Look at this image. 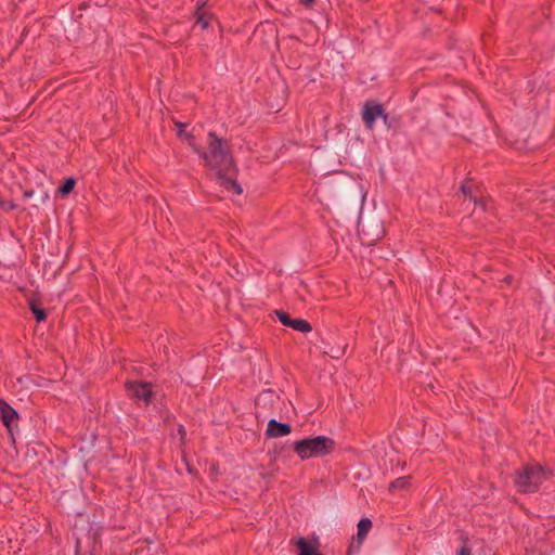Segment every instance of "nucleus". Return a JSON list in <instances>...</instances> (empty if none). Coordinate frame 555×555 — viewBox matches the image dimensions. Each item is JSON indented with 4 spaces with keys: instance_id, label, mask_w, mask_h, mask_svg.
Returning <instances> with one entry per match:
<instances>
[{
    "instance_id": "obj_10",
    "label": "nucleus",
    "mask_w": 555,
    "mask_h": 555,
    "mask_svg": "<svg viewBox=\"0 0 555 555\" xmlns=\"http://www.w3.org/2000/svg\"><path fill=\"white\" fill-rule=\"evenodd\" d=\"M173 124L177 130V137L180 140L188 142L194 152H199V146L195 143V137L191 132H186L184 130L186 125L178 120H175Z\"/></svg>"
},
{
    "instance_id": "obj_17",
    "label": "nucleus",
    "mask_w": 555,
    "mask_h": 555,
    "mask_svg": "<svg viewBox=\"0 0 555 555\" xmlns=\"http://www.w3.org/2000/svg\"><path fill=\"white\" fill-rule=\"evenodd\" d=\"M457 555H473L472 548L468 546V539H463V545L459 548Z\"/></svg>"
},
{
    "instance_id": "obj_21",
    "label": "nucleus",
    "mask_w": 555,
    "mask_h": 555,
    "mask_svg": "<svg viewBox=\"0 0 555 555\" xmlns=\"http://www.w3.org/2000/svg\"><path fill=\"white\" fill-rule=\"evenodd\" d=\"M314 1H315V0H302V2H304L305 4H311V3H313Z\"/></svg>"
},
{
    "instance_id": "obj_16",
    "label": "nucleus",
    "mask_w": 555,
    "mask_h": 555,
    "mask_svg": "<svg viewBox=\"0 0 555 555\" xmlns=\"http://www.w3.org/2000/svg\"><path fill=\"white\" fill-rule=\"evenodd\" d=\"M76 180L74 178H67L63 181L62 185L59 188V192L66 196L68 195L75 188Z\"/></svg>"
},
{
    "instance_id": "obj_6",
    "label": "nucleus",
    "mask_w": 555,
    "mask_h": 555,
    "mask_svg": "<svg viewBox=\"0 0 555 555\" xmlns=\"http://www.w3.org/2000/svg\"><path fill=\"white\" fill-rule=\"evenodd\" d=\"M384 106L375 101H366L363 105L361 116L366 129L373 130L377 118L383 116Z\"/></svg>"
},
{
    "instance_id": "obj_13",
    "label": "nucleus",
    "mask_w": 555,
    "mask_h": 555,
    "mask_svg": "<svg viewBox=\"0 0 555 555\" xmlns=\"http://www.w3.org/2000/svg\"><path fill=\"white\" fill-rule=\"evenodd\" d=\"M357 542L359 545L366 539L370 530L372 529V521L370 518H361L358 522Z\"/></svg>"
},
{
    "instance_id": "obj_1",
    "label": "nucleus",
    "mask_w": 555,
    "mask_h": 555,
    "mask_svg": "<svg viewBox=\"0 0 555 555\" xmlns=\"http://www.w3.org/2000/svg\"><path fill=\"white\" fill-rule=\"evenodd\" d=\"M206 144V151L199 147V152H196L204 160L205 166L216 171L224 189L242 194L241 185L233 178L237 173V168L229 141L219 137L215 131H209Z\"/></svg>"
},
{
    "instance_id": "obj_19",
    "label": "nucleus",
    "mask_w": 555,
    "mask_h": 555,
    "mask_svg": "<svg viewBox=\"0 0 555 555\" xmlns=\"http://www.w3.org/2000/svg\"><path fill=\"white\" fill-rule=\"evenodd\" d=\"M178 434L180 436L181 441L183 442L186 437V430L183 425L178 426Z\"/></svg>"
},
{
    "instance_id": "obj_20",
    "label": "nucleus",
    "mask_w": 555,
    "mask_h": 555,
    "mask_svg": "<svg viewBox=\"0 0 555 555\" xmlns=\"http://www.w3.org/2000/svg\"><path fill=\"white\" fill-rule=\"evenodd\" d=\"M379 118L383 119L384 124L388 126V114L384 111L383 112V116H380Z\"/></svg>"
},
{
    "instance_id": "obj_3",
    "label": "nucleus",
    "mask_w": 555,
    "mask_h": 555,
    "mask_svg": "<svg viewBox=\"0 0 555 555\" xmlns=\"http://www.w3.org/2000/svg\"><path fill=\"white\" fill-rule=\"evenodd\" d=\"M546 479V473L540 464H528L515 474V486L521 493H534Z\"/></svg>"
},
{
    "instance_id": "obj_5",
    "label": "nucleus",
    "mask_w": 555,
    "mask_h": 555,
    "mask_svg": "<svg viewBox=\"0 0 555 555\" xmlns=\"http://www.w3.org/2000/svg\"><path fill=\"white\" fill-rule=\"evenodd\" d=\"M125 387L131 399L143 401L145 405L151 402L153 396L151 384L146 382H127Z\"/></svg>"
},
{
    "instance_id": "obj_18",
    "label": "nucleus",
    "mask_w": 555,
    "mask_h": 555,
    "mask_svg": "<svg viewBox=\"0 0 555 555\" xmlns=\"http://www.w3.org/2000/svg\"><path fill=\"white\" fill-rule=\"evenodd\" d=\"M0 208L5 210V211H12V210H15L17 208V205L12 202V201H4L2 198V205H0Z\"/></svg>"
},
{
    "instance_id": "obj_11",
    "label": "nucleus",
    "mask_w": 555,
    "mask_h": 555,
    "mask_svg": "<svg viewBox=\"0 0 555 555\" xmlns=\"http://www.w3.org/2000/svg\"><path fill=\"white\" fill-rule=\"evenodd\" d=\"M206 2L197 3L194 17L196 24L202 27V29H207L209 27L210 15L204 10Z\"/></svg>"
},
{
    "instance_id": "obj_15",
    "label": "nucleus",
    "mask_w": 555,
    "mask_h": 555,
    "mask_svg": "<svg viewBox=\"0 0 555 555\" xmlns=\"http://www.w3.org/2000/svg\"><path fill=\"white\" fill-rule=\"evenodd\" d=\"M29 309L31 310L36 321L38 323L47 319V312L43 308H40L34 300L29 301Z\"/></svg>"
},
{
    "instance_id": "obj_12",
    "label": "nucleus",
    "mask_w": 555,
    "mask_h": 555,
    "mask_svg": "<svg viewBox=\"0 0 555 555\" xmlns=\"http://www.w3.org/2000/svg\"><path fill=\"white\" fill-rule=\"evenodd\" d=\"M461 192L465 197H469V199L474 202L475 206H479L485 211L487 210L488 202L482 197L478 198L476 195H474L468 182H465L461 185Z\"/></svg>"
},
{
    "instance_id": "obj_4",
    "label": "nucleus",
    "mask_w": 555,
    "mask_h": 555,
    "mask_svg": "<svg viewBox=\"0 0 555 555\" xmlns=\"http://www.w3.org/2000/svg\"><path fill=\"white\" fill-rule=\"evenodd\" d=\"M0 418L10 435L11 441L14 443V434L15 431H18L17 422L20 420V415L17 411L3 399H0Z\"/></svg>"
},
{
    "instance_id": "obj_24",
    "label": "nucleus",
    "mask_w": 555,
    "mask_h": 555,
    "mask_svg": "<svg viewBox=\"0 0 555 555\" xmlns=\"http://www.w3.org/2000/svg\"><path fill=\"white\" fill-rule=\"evenodd\" d=\"M322 555V554H321Z\"/></svg>"
},
{
    "instance_id": "obj_23",
    "label": "nucleus",
    "mask_w": 555,
    "mask_h": 555,
    "mask_svg": "<svg viewBox=\"0 0 555 555\" xmlns=\"http://www.w3.org/2000/svg\"><path fill=\"white\" fill-rule=\"evenodd\" d=\"M0 205H2V196L0 195Z\"/></svg>"
},
{
    "instance_id": "obj_22",
    "label": "nucleus",
    "mask_w": 555,
    "mask_h": 555,
    "mask_svg": "<svg viewBox=\"0 0 555 555\" xmlns=\"http://www.w3.org/2000/svg\"><path fill=\"white\" fill-rule=\"evenodd\" d=\"M505 281H506V282H509V281H511V276H507V278L505 279Z\"/></svg>"
},
{
    "instance_id": "obj_2",
    "label": "nucleus",
    "mask_w": 555,
    "mask_h": 555,
    "mask_svg": "<svg viewBox=\"0 0 555 555\" xmlns=\"http://www.w3.org/2000/svg\"><path fill=\"white\" fill-rule=\"evenodd\" d=\"M293 449L300 460L306 461L311 457H322L333 453L335 441L327 436H317L295 441Z\"/></svg>"
},
{
    "instance_id": "obj_9",
    "label": "nucleus",
    "mask_w": 555,
    "mask_h": 555,
    "mask_svg": "<svg viewBox=\"0 0 555 555\" xmlns=\"http://www.w3.org/2000/svg\"><path fill=\"white\" fill-rule=\"evenodd\" d=\"M292 433V426L287 423H280L276 420H270L266 429V437L268 439L287 436Z\"/></svg>"
},
{
    "instance_id": "obj_7",
    "label": "nucleus",
    "mask_w": 555,
    "mask_h": 555,
    "mask_svg": "<svg viewBox=\"0 0 555 555\" xmlns=\"http://www.w3.org/2000/svg\"><path fill=\"white\" fill-rule=\"evenodd\" d=\"M274 313L279 321L286 327H291L300 333H309L312 331L311 324L304 319H293L289 313L284 310H275Z\"/></svg>"
},
{
    "instance_id": "obj_8",
    "label": "nucleus",
    "mask_w": 555,
    "mask_h": 555,
    "mask_svg": "<svg viewBox=\"0 0 555 555\" xmlns=\"http://www.w3.org/2000/svg\"><path fill=\"white\" fill-rule=\"evenodd\" d=\"M291 544L299 550L297 555H321L319 552L320 541L315 534L309 541L302 537L293 539Z\"/></svg>"
},
{
    "instance_id": "obj_14",
    "label": "nucleus",
    "mask_w": 555,
    "mask_h": 555,
    "mask_svg": "<svg viewBox=\"0 0 555 555\" xmlns=\"http://www.w3.org/2000/svg\"><path fill=\"white\" fill-rule=\"evenodd\" d=\"M411 485V476L399 477L390 482L389 491L406 489Z\"/></svg>"
}]
</instances>
